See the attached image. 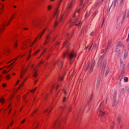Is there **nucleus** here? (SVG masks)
Listing matches in <instances>:
<instances>
[{"mask_svg":"<svg viewBox=\"0 0 129 129\" xmlns=\"http://www.w3.org/2000/svg\"><path fill=\"white\" fill-rule=\"evenodd\" d=\"M117 0H114L113 2L112 3V4L113 5L114 7H115L116 6Z\"/></svg>","mask_w":129,"mask_h":129,"instance_id":"nucleus-31","label":"nucleus"},{"mask_svg":"<svg viewBox=\"0 0 129 129\" xmlns=\"http://www.w3.org/2000/svg\"><path fill=\"white\" fill-rule=\"evenodd\" d=\"M33 24L36 27H38V26H40V25L39 23L37 21L34 22Z\"/></svg>","mask_w":129,"mask_h":129,"instance_id":"nucleus-20","label":"nucleus"},{"mask_svg":"<svg viewBox=\"0 0 129 129\" xmlns=\"http://www.w3.org/2000/svg\"><path fill=\"white\" fill-rule=\"evenodd\" d=\"M109 69H107L105 73V76L106 77L107 75L109 72Z\"/></svg>","mask_w":129,"mask_h":129,"instance_id":"nucleus-33","label":"nucleus"},{"mask_svg":"<svg viewBox=\"0 0 129 129\" xmlns=\"http://www.w3.org/2000/svg\"><path fill=\"white\" fill-rule=\"evenodd\" d=\"M120 50H119L116 52V54L118 56L120 54Z\"/></svg>","mask_w":129,"mask_h":129,"instance_id":"nucleus-45","label":"nucleus"},{"mask_svg":"<svg viewBox=\"0 0 129 129\" xmlns=\"http://www.w3.org/2000/svg\"><path fill=\"white\" fill-rule=\"evenodd\" d=\"M129 16V11L128 12L127 15V17H128Z\"/></svg>","mask_w":129,"mask_h":129,"instance_id":"nucleus-64","label":"nucleus"},{"mask_svg":"<svg viewBox=\"0 0 129 129\" xmlns=\"http://www.w3.org/2000/svg\"><path fill=\"white\" fill-rule=\"evenodd\" d=\"M103 57L104 56L103 55L99 57L97 64V67H99L100 65L102 64V72L103 73H104V71L105 68L107 63V60L106 59H103L102 61Z\"/></svg>","mask_w":129,"mask_h":129,"instance_id":"nucleus-2","label":"nucleus"},{"mask_svg":"<svg viewBox=\"0 0 129 129\" xmlns=\"http://www.w3.org/2000/svg\"><path fill=\"white\" fill-rule=\"evenodd\" d=\"M121 120V118L120 117H118L117 118V122L118 123V124L121 123L120 122Z\"/></svg>","mask_w":129,"mask_h":129,"instance_id":"nucleus-32","label":"nucleus"},{"mask_svg":"<svg viewBox=\"0 0 129 129\" xmlns=\"http://www.w3.org/2000/svg\"><path fill=\"white\" fill-rule=\"evenodd\" d=\"M59 8V7H58L57 8V10H56L55 15H56L57 16L58 15L59 13V11L58 10V9Z\"/></svg>","mask_w":129,"mask_h":129,"instance_id":"nucleus-29","label":"nucleus"},{"mask_svg":"<svg viewBox=\"0 0 129 129\" xmlns=\"http://www.w3.org/2000/svg\"><path fill=\"white\" fill-rule=\"evenodd\" d=\"M68 41H66L64 43V44H63V46H65L68 43Z\"/></svg>","mask_w":129,"mask_h":129,"instance_id":"nucleus-51","label":"nucleus"},{"mask_svg":"<svg viewBox=\"0 0 129 129\" xmlns=\"http://www.w3.org/2000/svg\"><path fill=\"white\" fill-rule=\"evenodd\" d=\"M52 30H51L49 34L46 36V40L45 42L44 43V45H46L48 43L49 41V40L50 38V35L51 34V33L52 32Z\"/></svg>","mask_w":129,"mask_h":129,"instance_id":"nucleus-15","label":"nucleus"},{"mask_svg":"<svg viewBox=\"0 0 129 129\" xmlns=\"http://www.w3.org/2000/svg\"><path fill=\"white\" fill-rule=\"evenodd\" d=\"M58 24V22L57 21H56L54 25V26L55 27H56Z\"/></svg>","mask_w":129,"mask_h":129,"instance_id":"nucleus-43","label":"nucleus"},{"mask_svg":"<svg viewBox=\"0 0 129 129\" xmlns=\"http://www.w3.org/2000/svg\"><path fill=\"white\" fill-rule=\"evenodd\" d=\"M53 108H52L50 110V111H49V109H46V110H45L44 112V113H46V114H49V113L52 110V109H53Z\"/></svg>","mask_w":129,"mask_h":129,"instance_id":"nucleus-22","label":"nucleus"},{"mask_svg":"<svg viewBox=\"0 0 129 129\" xmlns=\"http://www.w3.org/2000/svg\"><path fill=\"white\" fill-rule=\"evenodd\" d=\"M124 59L126 58L127 56L128 55V53L126 51H124Z\"/></svg>","mask_w":129,"mask_h":129,"instance_id":"nucleus-25","label":"nucleus"},{"mask_svg":"<svg viewBox=\"0 0 129 129\" xmlns=\"http://www.w3.org/2000/svg\"><path fill=\"white\" fill-rule=\"evenodd\" d=\"M126 12V10H125L123 11H122L121 13V15L123 16V20H124Z\"/></svg>","mask_w":129,"mask_h":129,"instance_id":"nucleus-19","label":"nucleus"},{"mask_svg":"<svg viewBox=\"0 0 129 129\" xmlns=\"http://www.w3.org/2000/svg\"><path fill=\"white\" fill-rule=\"evenodd\" d=\"M117 46H123V44L120 41H119L118 43L117 44Z\"/></svg>","mask_w":129,"mask_h":129,"instance_id":"nucleus-30","label":"nucleus"},{"mask_svg":"<svg viewBox=\"0 0 129 129\" xmlns=\"http://www.w3.org/2000/svg\"><path fill=\"white\" fill-rule=\"evenodd\" d=\"M74 72V70H72L70 73V75H71Z\"/></svg>","mask_w":129,"mask_h":129,"instance_id":"nucleus-60","label":"nucleus"},{"mask_svg":"<svg viewBox=\"0 0 129 129\" xmlns=\"http://www.w3.org/2000/svg\"><path fill=\"white\" fill-rule=\"evenodd\" d=\"M82 23V22L79 20L77 18L74 21L71 20L70 22V27H71L72 25H75L77 26H80L81 25Z\"/></svg>","mask_w":129,"mask_h":129,"instance_id":"nucleus-6","label":"nucleus"},{"mask_svg":"<svg viewBox=\"0 0 129 129\" xmlns=\"http://www.w3.org/2000/svg\"><path fill=\"white\" fill-rule=\"evenodd\" d=\"M71 106L70 105L64 106L61 107L59 109V113L60 114L63 111L65 110H66L68 112H70L71 111Z\"/></svg>","mask_w":129,"mask_h":129,"instance_id":"nucleus-7","label":"nucleus"},{"mask_svg":"<svg viewBox=\"0 0 129 129\" xmlns=\"http://www.w3.org/2000/svg\"><path fill=\"white\" fill-rule=\"evenodd\" d=\"M39 121H35L33 122L32 126L33 127V129H37L39 124Z\"/></svg>","mask_w":129,"mask_h":129,"instance_id":"nucleus-11","label":"nucleus"},{"mask_svg":"<svg viewBox=\"0 0 129 129\" xmlns=\"http://www.w3.org/2000/svg\"><path fill=\"white\" fill-rule=\"evenodd\" d=\"M15 14H14L13 16H12V17L9 20V22H8L7 23V26L9 23L13 19V16L15 15Z\"/></svg>","mask_w":129,"mask_h":129,"instance_id":"nucleus-28","label":"nucleus"},{"mask_svg":"<svg viewBox=\"0 0 129 129\" xmlns=\"http://www.w3.org/2000/svg\"><path fill=\"white\" fill-rule=\"evenodd\" d=\"M124 70H125V69H121V73L122 74H124Z\"/></svg>","mask_w":129,"mask_h":129,"instance_id":"nucleus-46","label":"nucleus"},{"mask_svg":"<svg viewBox=\"0 0 129 129\" xmlns=\"http://www.w3.org/2000/svg\"><path fill=\"white\" fill-rule=\"evenodd\" d=\"M124 80L125 82H127L128 81V78L127 77H125L124 78Z\"/></svg>","mask_w":129,"mask_h":129,"instance_id":"nucleus-34","label":"nucleus"},{"mask_svg":"<svg viewBox=\"0 0 129 129\" xmlns=\"http://www.w3.org/2000/svg\"><path fill=\"white\" fill-rule=\"evenodd\" d=\"M93 97V95L92 94L91 96L89 97V99L88 102V104H89L91 102Z\"/></svg>","mask_w":129,"mask_h":129,"instance_id":"nucleus-21","label":"nucleus"},{"mask_svg":"<svg viewBox=\"0 0 129 129\" xmlns=\"http://www.w3.org/2000/svg\"><path fill=\"white\" fill-rule=\"evenodd\" d=\"M96 47V43H95L94 45L93 46V48H95Z\"/></svg>","mask_w":129,"mask_h":129,"instance_id":"nucleus-58","label":"nucleus"},{"mask_svg":"<svg viewBox=\"0 0 129 129\" xmlns=\"http://www.w3.org/2000/svg\"><path fill=\"white\" fill-rule=\"evenodd\" d=\"M125 64H124L123 65L122 68V69H125Z\"/></svg>","mask_w":129,"mask_h":129,"instance_id":"nucleus-53","label":"nucleus"},{"mask_svg":"<svg viewBox=\"0 0 129 129\" xmlns=\"http://www.w3.org/2000/svg\"><path fill=\"white\" fill-rule=\"evenodd\" d=\"M47 29V28H45L44 30L42 32V33H40V34L39 36H38V38L40 36V37L39 39H40L42 36L45 31H46Z\"/></svg>","mask_w":129,"mask_h":129,"instance_id":"nucleus-23","label":"nucleus"},{"mask_svg":"<svg viewBox=\"0 0 129 129\" xmlns=\"http://www.w3.org/2000/svg\"><path fill=\"white\" fill-rule=\"evenodd\" d=\"M64 120L66 121V119L63 117H60L53 124L52 126L53 127L54 129H60L61 127V126L60 125L61 121H64Z\"/></svg>","mask_w":129,"mask_h":129,"instance_id":"nucleus-3","label":"nucleus"},{"mask_svg":"<svg viewBox=\"0 0 129 129\" xmlns=\"http://www.w3.org/2000/svg\"><path fill=\"white\" fill-rule=\"evenodd\" d=\"M29 67L28 66L27 67L26 69H24V68H23L22 69L21 71V76L20 77L21 78L22 77V76L24 75V74L25 73V72L27 71V70L29 68Z\"/></svg>","mask_w":129,"mask_h":129,"instance_id":"nucleus-14","label":"nucleus"},{"mask_svg":"<svg viewBox=\"0 0 129 129\" xmlns=\"http://www.w3.org/2000/svg\"><path fill=\"white\" fill-rule=\"evenodd\" d=\"M74 0H72L70 1L68 4V7L66 10V11L64 14L62 16L60 19V22L62 21L63 20H65L69 12L70 11V10L72 8L74 5Z\"/></svg>","mask_w":129,"mask_h":129,"instance_id":"nucleus-1","label":"nucleus"},{"mask_svg":"<svg viewBox=\"0 0 129 129\" xmlns=\"http://www.w3.org/2000/svg\"><path fill=\"white\" fill-rule=\"evenodd\" d=\"M26 120V119H24L21 122V124H23V123H24L25 121Z\"/></svg>","mask_w":129,"mask_h":129,"instance_id":"nucleus-52","label":"nucleus"},{"mask_svg":"<svg viewBox=\"0 0 129 129\" xmlns=\"http://www.w3.org/2000/svg\"><path fill=\"white\" fill-rule=\"evenodd\" d=\"M16 60V59L13 62H12L11 64L8 66V68L10 67L14 63V62Z\"/></svg>","mask_w":129,"mask_h":129,"instance_id":"nucleus-48","label":"nucleus"},{"mask_svg":"<svg viewBox=\"0 0 129 129\" xmlns=\"http://www.w3.org/2000/svg\"><path fill=\"white\" fill-rule=\"evenodd\" d=\"M127 68V69L128 70H129V63H128Z\"/></svg>","mask_w":129,"mask_h":129,"instance_id":"nucleus-63","label":"nucleus"},{"mask_svg":"<svg viewBox=\"0 0 129 129\" xmlns=\"http://www.w3.org/2000/svg\"><path fill=\"white\" fill-rule=\"evenodd\" d=\"M123 1V0H121L120 3V5H121Z\"/></svg>","mask_w":129,"mask_h":129,"instance_id":"nucleus-57","label":"nucleus"},{"mask_svg":"<svg viewBox=\"0 0 129 129\" xmlns=\"http://www.w3.org/2000/svg\"><path fill=\"white\" fill-rule=\"evenodd\" d=\"M66 55L68 56V58L70 60V64H72L73 62V61L74 60L76 57V54L73 51L70 53L67 52L63 54V57L65 58Z\"/></svg>","mask_w":129,"mask_h":129,"instance_id":"nucleus-4","label":"nucleus"},{"mask_svg":"<svg viewBox=\"0 0 129 129\" xmlns=\"http://www.w3.org/2000/svg\"><path fill=\"white\" fill-rule=\"evenodd\" d=\"M67 100V98L66 97H64L63 98V102H64L66 101Z\"/></svg>","mask_w":129,"mask_h":129,"instance_id":"nucleus-44","label":"nucleus"},{"mask_svg":"<svg viewBox=\"0 0 129 129\" xmlns=\"http://www.w3.org/2000/svg\"><path fill=\"white\" fill-rule=\"evenodd\" d=\"M95 63L94 61H93L91 65H90L88 66V67L86 68V70H87L88 69H89V71L90 72H91L93 70Z\"/></svg>","mask_w":129,"mask_h":129,"instance_id":"nucleus-13","label":"nucleus"},{"mask_svg":"<svg viewBox=\"0 0 129 129\" xmlns=\"http://www.w3.org/2000/svg\"><path fill=\"white\" fill-rule=\"evenodd\" d=\"M99 84H100V83H97V82L96 83V87L98 88L99 85Z\"/></svg>","mask_w":129,"mask_h":129,"instance_id":"nucleus-56","label":"nucleus"},{"mask_svg":"<svg viewBox=\"0 0 129 129\" xmlns=\"http://www.w3.org/2000/svg\"><path fill=\"white\" fill-rule=\"evenodd\" d=\"M115 123L114 122H113V124L111 126V129H113L114 128V126L115 125Z\"/></svg>","mask_w":129,"mask_h":129,"instance_id":"nucleus-37","label":"nucleus"},{"mask_svg":"<svg viewBox=\"0 0 129 129\" xmlns=\"http://www.w3.org/2000/svg\"><path fill=\"white\" fill-rule=\"evenodd\" d=\"M37 70L36 68L35 67L34 69L33 73L34 74L33 76L34 78H36L37 76Z\"/></svg>","mask_w":129,"mask_h":129,"instance_id":"nucleus-17","label":"nucleus"},{"mask_svg":"<svg viewBox=\"0 0 129 129\" xmlns=\"http://www.w3.org/2000/svg\"><path fill=\"white\" fill-rule=\"evenodd\" d=\"M111 43V40H109L108 41V43H107V45H108V46H109L110 45V44Z\"/></svg>","mask_w":129,"mask_h":129,"instance_id":"nucleus-40","label":"nucleus"},{"mask_svg":"<svg viewBox=\"0 0 129 129\" xmlns=\"http://www.w3.org/2000/svg\"><path fill=\"white\" fill-rule=\"evenodd\" d=\"M59 86V85L56 84L55 85H53L52 87V88L53 89L54 88H56L57 90L58 89Z\"/></svg>","mask_w":129,"mask_h":129,"instance_id":"nucleus-24","label":"nucleus"},{"mask_svg":"<svg viewBox=\"0 0 129 129\" xmlns=\"http://www.w3.org/2000/svg\"><path fill=\"white\" fill-rule=\"evenodd\" d=\"M0 101L2 104V105H3L5 102V100L3 98H1L0 99Z\"/></svg>","mask_w":129,"mask_h":129,"instance_id":"nucleus-27","label":"nucleus"},{"mask_svg":"<svg viewBox=\"0 0 129 129\" xmlns=\"http://www.w3.org/2000/svg\"><path fill=\"white\" fill-rule=\"evenodd\" d=\"M63 64V62L62 61L60 60H59L56 62L55 65L58 64L59 68L61 69L62 67Z\"/></svg>","mask_w":129,"mask_h":129,"instance_id":"nucleus-16","label":"nucleus"},{"mask_svg":"<svg viewBox=\"0 0 129 129\" xmlns=\"http://www.w3.org/2000/svg\"><path fill=\"white\" fill-rule=\"evenodd\" d=\"M10 76L9 75H7L6 77V78L7 80H9L10 78Z\"/></svg>","mask_w":129,"mask_h":129,"instance_id":"nucleus-39","label":"nucleus"},{"mask_svg":"<svg viewBox=\"0 0 129 129\" xmlns=\"http://www.w3.org/2000/svg\"><path fill=\"white\" fill-rule=\"evenodd\" d=\"M10 41H12L13 43V46L15 48L17 46V39L13 37L10 39Z\"/></svg>","mask_w":129,"mask_h":129,"instance_id":"nucleus-12","label":"nucleus"},{"mask_svg":"<svg viewBox=\"0 0 129 129\" xmlns=\"http://www.w3.org/2000/svg\"><path fill=\"white\" fill-rule=\"evenodd\" d=\"M99 4V2H98L94 5V6L95 7H96Z\"/></svg>","mask_w":129,"mask_h":129,"instance_id":"nucleus-41","label":"nucleus"},{"mask_svg":"<svg viewBox=\"0 0 129 129\" xmlns=\"http://www.w3.org/2000/svg\"><path fill=\"white\" fill-rule=\"evenodd\" d=\"M26 96L25 95H24L23 96V100H24L25 99V97H26Z\"/></svg>","mask_w":129,"mask_h":129,"instance_id":"nucleus-62","label":"nucleus"},{"mask_svg":"<svg viewBox=\"0 0 129 129\" xmlns=\"http://www.w3.org/2000/svg\"><path fill=\"white\" fill-rule=\"evenodd\" d=\"M126 91L129 90V87H126Z\"/></svg>","mask_w":129,"mask_h":129,"instance_id":"nucleus-61","label":"nucleus"},{"mask_svg":"<svg viewBox=\"0 0 129 129\" xmlns=\"http://www.w3.org/2000/svg\"><path fill=\"white\" fill-rule=\"evenodd\" d=\"M118 125L119 126L120 128H122L123 126V124L121 123H120L118 124Z\"/></svg>","mask_w":129,"mask_h":129,"instance_id":"nucleus-38","label":"nucleus"},{"mask_svg":"<svg viewBox=\"0 0 129 129\" xmlns=\"http://www.w3.org/2000/svg\"><path fill=\"white\" fill-rule=\"evenodd\" d=\"M51 6L50 5H49L48 7V10H50L51 9Z\"/></svg>","mask_w":129,"mask_h":129,"instance_id":"nucleus-47","label":"nucleus"},{"mask_svg":"<svg viewBox=\"0 0 129 129\" xmlns=\"http://www.w3.org/2000/svg\"><path fill=\"white\" fill-rule=\"evenodd\" d=\"M48 94H46V95H45V96L44 97V99H46V98L47 97V96H48Z\"/></svg>","mask_w":129,"mask_h":129,"instance_id":"nucleus-59","label":"nucleus"},{"mask_svg":"<svg viewBox=\"0 0 129 129\" xmlns=\"http://www.w3.org/2000/svg\"><path fill=\"white\" fill-rule=\"evenodd\" d=\"M98 114L100 116H102L105 115V112L103 108V103L101 101L99 102L98 104Z\"/></svg>","mask_w":129,"mask_h":129,"instance_id":"nucleus-5","label":"nucleus"},{"mask_svg":"<svg viewBox=\"0 0 129 129\" xmlns=\"http://www.w3.org/2000/svg\"><path fill=\"white\" fill-rule=\"evenodd\" d=\"M36 87L35 88L34 90H31L30 91V92H34L36 90Z\"/></svg>","mask_w":129,"mask_h":129,"instance_id":"nucleus-54","label":"nucleus"},{"mask_svg":"<svg viewBox=\"0 0 129 129\" xmlns=\"http://www.w3.org/2000/svg\"><path fill=\"white\" fill-rule=\"evenodd\" d=\"M80 9L79 10H78L76 11L74 14V15L73 16V17H74L76 16V13H79L80 11Z\"/></svg>","mask_w":129,"mask_h":129,"instance_id":"nucleus-26","label":"nucleus"},{"mask_svg":"<svg viewBox=\"0 0 129 129\" xmlns=\"http://www.w3.org/2000/svg\"><path fill=\"white\" fill-rule=\"evenodd\" d=\"M28 77H27L26 78H25L24 80V81H23V84L22 85V86H21L20 87V86L19 87V88H21V87H22V85H23V83H24V82H25V81L27 80V79H28Z\"/></svg>","mask_w":129,"mask_h":129,"instance_id":"nucleus-50","label":"nucleus"},{"mask_svg":"<svg viewBox=\"0 0 129 129\" xmlns=\"http://www.w3.org/2000/svg\"><path fill=\"white\" fill-rule=\"evenodd\" d=\"M7 85L6 83H3L2 84V86L3 87H5Z\"/></svg>","mask_w":129,"mask_h":129,"instance_id":"nucleus-55","label":"nucleus"},{"mask_svg":"<svg viewBox=\"0 0 129 129\" xmlns=\"http://www.w3.org/2000/svg\"><path fill=\"white\" fill-rule=\"evenodd\" d=\"M116 91H114V92L113 97V104L112 106H114L118 103V101L116 100Z\"/></svg>","mask_w":129,"mask_h":129,"instance_id":"nucleus-9","label":"nucleus"},{"mask_svg":"<svg viewBox=\"0 0 129 129\" xmlns=\"http://www.w3.org/2000/svg\"><path fill=\"white\" fill-rule=\"evenodd\" d=\"M28 44L29 46H30V47H31L33 45V44L31 43L30 40H27V41L23 42L21 46L22 49L23 50L25 49L27 47V44Z\"/></svg>","mask_w":129,"mask_h":129,"instance_id":"nucleus-8","label":"nucleus"},{"mask_svg":"<svg viewBox=\"0 0 129 129\" xmlns=\"http://www.w3.org/2000/svg\"><path fill=\"white\" fill-rule=\"evenodd\" d=\"M4 7V5L2 3L0 4V15L2 12Z\"/></svg>","mask_w":129,"mask_h":129,"instance_id":"nucleus-18","label":"nucleus"},{"mask_svg":"<svg viewBox=\"0 0 129 129\" xmlns=\"http://www.w3.org/2000/svg\"><path fill=\"white\" fill-rule=\"evenodd\" d=\"M64 75L60 76L59 78V80H63Z\"/></svg>","mask_w":129,"mask_h":129,"instance_id":"nucleus-36","label":"nucleus"},{"mask_svg":"<svg viewBox=\"0 0 129 129\" xmlns=\"http://www.w3.org/2000/svg\"><path fill=\"white\" fill-rule=\"evenodd\" d=\"M3 54L6 55H8L10 52V50H9V47L8 46H6L3 49Z\"/></svg>","mask_w":129,"mask_h":129,"instance_id":"nucleus-10","label":"nucleus"},{"mask_svg":"<svg viewBox=\"0 0 129 129\" xmlns=\"http://www.w3.org/2000/svg\"><path fill=\"white\" fill-rule=\"evenodd\" d=\"M40 51V50H37L35 53H34V54L35 55L39 53Z\"/></svg>","mask_w":129,"mask_h":129,"instance_id":"nucleus-49","label":"nucleus"},{"mask_svg":"<svg viewBox=\"0 0 129 129\" xmlns=\"http://www.w3.org/2000/svg\"><path fill=\"white\" fill-rule=\"evenodd\" d=\"M83 1V0H81L80 6H81V7L84 5V3Z\"/></svg>","mask_w":129,"mask_h":129,"instance_id":"nucleus-35","label":"nucleus"},{"mask_svg":"<svg viewBox=\"0 0 129 129\" xmlns=\"http://www.w3.org/2000/svg\"><path fill=\"white\" fill-rule=\"evenodd\" d=\"M37 110H35L34 112L31 115L32 116H33L34 114L36 113L37 112Z\"/></svg>","mask_w":129,"mask_h":129,"instance_id":"nucleus-42","label":"nucleus"}]
</instances>
